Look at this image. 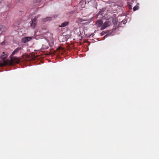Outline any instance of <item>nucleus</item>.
<instances>
[{"label": "nucleus", "instance_id": "nucleus-1", "mask_svg": "<svg viewBox=\"0 0 159 159\" xmlns=\"http://www.w3.org/2000/svg\"><path fill=\"white\" fill-rule=\"evenodd\" d=\"M10 57V60H4L2 63L0 62V66L2 67L7 65L12 66L14 63L18 64L20 62V59L16 57Z\"/></svg>", "mask_w": 159, "mask_h": 159}, {"label": "nucleus", "instance_id": "nucleus-2", "mask_svg": "<svg viewBox=\"0 0 159 159\" xmlns=\"http://www.w3.org/2000/svg\"><path fill=\"white\" fill-rule=\"evenodd\" d=\"M111 24V22L109 21H106L104 23L102 24V26L101 27V30H103L105 29L107 27L109 26Z\"/></svg>", "mask_w": 159, "mask_h": 159}, {"label": "nucleus", "instance_id": "nucleus-3", "mask_svg": "<svg viewBox=\"0 0 159 159\" xmlns=\"http://www.w3.org/2000/svg\"><path fill=\"white\" fill-rule=\"evenodd\" d=\"M38 16L35 17L31 21V27L32 28H34L37 25L36 20Z\"/></svg>", "mask_w": 159, "mask_h": 159}, {"label": "nucleus", "instance_id": "nucleus-4", "mask_svg": "<svg viewBox=\"0 0 159 159\" xmlns=\"http://www.w3.org/2000/svg\"><path fill=\"white\" fill-rule=\"evenodd\" d=\"M32 38L31 37H25L22 39L21 41L23 43H26L31 40Z\"/></svg>", "mask_w": 159, "mask_h": 159}, {"label": "nucleus", "instance_id": "nucleus-5", "mask_svg": "<svg viewBox=\"0 0 159 159\" xmlns=\"http://www.w3.org/2000/svg\"><path fill=\"white\" fill-rule=\"evenodd\" d=\"M22 49V48L21 47H18L12 53L11 56H10V57H11L12 56H13L16 53L19 52L20 51H21Z\"/></svg>", "mask_w": 159, "mask_h": 159}, {"label": "nucleus", "instance_id": "nucleus-6", "mask_svg": "<svg viewBox=\"0 0 159 159\" xmlns=\"http://www.w3.org/2000/svg\"><path fill=\"white\" fill-rule=\"evenodd\" d=\"M102 22L101 20H98L96 22L95 25L98 27H101L102 24Z\"/></svg>", "mask_w": 159, "mask_h": 159}, {"label": "nucleus", "instance_id": "nucleus-7", "mask_svg": "<svg viewBox=\"0 0 159 159\" xmlns=\"http://www.w3.org/2000/svg\"><path fill=\"white\" fill-rule=\"evenodd\" d=\"M139 8V3H137L136 5L135 6L133 9V11H135L137 10H138Z\"/></svg>", "mask_w": 159, "mask_h": 159}, {"label": "nucleus", "instance_id": "nucleus-8", "mask_svg": "<svg viewBox=\"0 0 159 159\" xmlns=\"http://www.w3.org/2000/svg\"><path fill=\"white\" fill-rule=\"evenodd\" d=\"M5 28L4 26H2L0 27V35L3 31H4V30L3 29Z\"/></svg>", "mask_w": 159, "mask_h": 159}, {"label": "nucleus", "instance_id": "nucleus-9", "mask_svg": "<svg viewBox=\"0 0 159 159\" xmlns=\"http://www.w3.org/2000/svg\"><path fill=\"white\" fill-rule=\"evenodd\" d=\"M68 25V22H65L62 23L61 24V27H65Z\"/></svg>", "mask_w": 159, "mask_h": 159}, {"label": "nucleus", "instance_id": "nucleus-10", "mask_svg": "<svg viewBox=\"0 0 159 159\" xmlns=\"http://www.w3.org/2000/svg\"><path fill=\"white\" fill-rule=\"evenodd\" d=\"M52 19V18L51 17H47V18H45L44 19H43V21H47L48 20H50Z\"/></svg>", "mask_w": 159, "mask_h": 159}, {"label": "nucleus", "instance_id": "nucleus-11", "mask_svg": "<svg viewBox=\"0 0 159 159\" xmlns=\"http://www.w3.org/2000/svg\"><path fill=\"white\" fill-rule=\"evenodd\" d=\"M85 20H85L84 19H81V18H80L78 20V21L79 22H82L84 21H85Z\"/></svg>", "mask_w": 159, "mask_h": 159}, {"label": "nucleus", "instance_id": "nucleus-12", "mask_svg": "<svg viewBox=\"0 0 159 159\" xmlns=\"http://www.w3.org/2000/svg\"><path fill=\"white\" fill-rule=\"evenodd\" d=\"M32 60L35 59L36 58V57L35 56V55L34 54H32Z\"/></svg>", "mask_w": 159, "mask_h": 159}, {"label": "nucleus", "instance_id": "nucleus-13", "mask_svg": "<svg viewBox=\"0 0 159 159\" xmlns=\"http://www.w3.org/2000/svg\"><path fill=\"white\" fill-rule=\"evenodd\" d=\"M106 10V8L104 7L102 8V11H105Z\"/></svg>", "mask_w": 159, "mask_h": 159}, {"label": "nucleus", "instance_id": "nucleus-14", "mask_svg": "<svg viewBox=\"0 0 159 159\" xmlns=\"http://www.w3.org/2000/svg\"><path fill=\"white\" fill-rule=\"evenodd\" d=\"M129 7L130 9H132V6L131 5H129Z\"/></svg>", "mask_w": 159, "mask_h": 159}, {"label": "nucleus", "instance_id": "nucleus-15", "mask_svg": "<svg viewBox=\"0 0 159 159\" xmlns=\"http://www.w3.org/2000/svg\"><path fill=\"white\" fill-rule=\"evenodd\" d=\"M1 45H2L4 44V42H2V43H1Z\"/></svg>", "mask_w": 159, "mask_h": 159}, {"label": "nucleus", "instance_id": "nucleus-16", "mask_svg": "<svg viewBox=\"0 0 159 159\" xmlns=\"http://www.w3.org/2000/svg\"><path fill=\"white\" fill-rule=\"evenodd\" d=\"M58 49H62V48L61 47H59L58 48Z\"/></svg>", "mask_w": 159, "mask_h": 159}, {"label": "nucleus", "instance_id": "nucleus-17", "mask_svg": "<svg viewBox=\"0 0 159 159\" xmlns=\"http://www.w3.org/2000/svg\"><path fill=\"white\" fill-rule=\"evenodd\" d=\"M89 22H86L85 23H84V24H89Z\"/></svg>", "mask_w": 159, "mask_h": 159}]
</instances>
